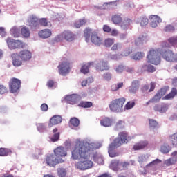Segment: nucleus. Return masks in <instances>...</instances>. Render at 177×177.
Wrapping results in <instances>:
<instances>
[{
    "instance_id": "obj_27",
    "label": "nucleus",
    "mask_w": 177,
    "mask_h": 177,
    "mask_svg": "<svg viewBox=\"0 0 177 177\" xmlns=\"http://www.w3.org/2000/svg\"><path fill=\"white\" fill-rule=\"evenodd\" d=\"M11 57L12 59V64L15 67H20L21 66L22 62L19 59V55L17 54H12Z\"/></svg>"
},
{
    "instance_id": "obj_26",
    "label": "nucleus",
    "mask_w": 177,
    "mask_h": 177,
    "mask_svg": "<svg viewBox=\"0 0 177 177\" xmlns=\"http://www.w3.org/2000/svg\"><path fill=\"white\" fill-rule=\"evenodd\" d=\"M62 121V119L60 115H54L50 120L49 127H52V125H57V124H60Z\"/></svg>"
},
{
    "instance_id": "obj_35",
    "label": "nucleus",
    "mask_w": 177,
    "mask_h": 177,
    "mask_svg": "<svg viewBox=\"0 0 177 177\" xmlns=\"http://www.w3.org/2000/svg\"><path fill=\"white\" fill-rule=\"evenodd\" d=\"M10 34L15 38H18V37H20V29L16 26H14L10 29Z\"/></svg>"
},
{
    "instance_id": "obj_37",
    "label": "nucleus",
    "mask_w": 177,
    "mask_h": 177,
    "mask_svg": "<svg viewBox=\"0 0 177 177\" xmlns=\"http://www.w3.org/2000/svg\"><path fill=\"white\" fill-rule=\"evenodd\" d=\"M94 31L89 28H86L84 31V37L86 38V42H88L89 41V38H91V34L92 35V32H93Z\"/></svg>"
},
{
    "instance_id": "obj_25",
    "label": "nucleus",
    "mask_w": 177,
    "mask_h": 177,
    "mask_svg": "<svg viewBox=\"0 0 177 177\" xmlns=\"http://www.w3.org/2000/svg\"><path fill=\"white\" fill-rule=\"evenodd\" d=\"M111 169L113 171H121V165L120 160H112L110 164Z\"/></svg>"
},
{
    "instance_id": "obj_13",
    "label": "nucleus",
    "mask_w": 177,
    "mask_h": 177,
    "mask_svg": "<svg viewBox=\"0 0 177 177\" xmlns=\"http://www.w3.org/2000/svg\"><path fill=\"white\" fill-rule=\"evenodd\" d=\"M95 66L97 71H104V70H110V66H109V64L107 63V62L103 60L97 61L95 63Z\"/></svg>"
},
{
    "instance_id": "obj_32",
    "label": "nucleus",
    "mask_w": 177,
    "mask_h": 177,
    "mask_svg": "<svg viewBox=\"0 0 177 177\" xmlns=\"http://www.w3.org/2000/svg\"><path fill=\"white\" fill-rule=\"evenodd\" d=\"M147 42V37L146 36H140L135 41V45L136 46H139L140 45H143V44H146Z\"/></svg>"
},
{
    "instance_id": "obj_46",
    "label": "nucleus",
    "mask_w": 177,
    "mask_h": 177,
    "mask_svg": "<svg viewBox=\"0 0 177 177\" xmlns=\"http://www.w3.org/2000/svg\"><path fill=\"white\" fill-rule=\"evenodd\" d=\"M36 127L39 132H45L46 131V125L44 123H37Z\"/></svg>"
},
{
    "instance_id": "obj_53",
    "label": "nucleus",
    "mask_w": 177,
    "mask_h": 177,
    "mask_svg": "<svg viewBox=\"0 0 177 177\" xmlns=\"http://www.w3.org/2000/svg\"><path fill=\"white\" fill-rule=\"evenodd\" d=\"M143 56H145V53L138 52L134 55L131 57L133 60H140V59H143Z\"/></svg>"
},
{
    "instance_id": "obj_6",
    "label": "nucleus",
    "mask_w": 177,
    "mask_h": 177,
    "mask_svg": "<svg viewBox=\"0 0 177 177\" xmlns=\"http://www.w3.org/2000/svg\"><path fill=\"white\" fill-rule=\"evenodd\" d=\"M63 39H66V41L71 42L72 41H74V34L71 31L66 30L57 35L54 40L55 42H60L63 41Z\"/></svg>"
},
{
    "instance_id": "obj_55",
    "label": "nucleus",
    "mask_w": 177,
    "mask_h": 177,
    "mask_svg": "<svg viewBox=\"0 0 177 177\" xmlns=\"http://www.w3.org/2000/svg\"><path fill=\"white\" fill-rule=\"evenodd\" d=\"M109 59H111V60H120L121 57H122V55L120 54H115V55H108Z\"/></svg>"
},
{
    "instance_id": "obj_44",
    "label": "nucleus",
    "mask_w": 177,
    "mask_h": 177,
    "mask_svg": "<svg viewBox=\"0 0 177 177\" xmlns=\"http://www.w3.org/2000/svg\"><path fill=\"white\" fill-rule=\"evenodd\" d=\"M124 86V82H120L118 84H114L111 86V89L112 92H115L118 91V89H121Z\"/></svg>"
},
{
    "instance_id": "obj_52",
    "label": "nucleus",
    "mask_w": 177,
    "mask_h": 177,
    "mask_svg": "<svg viewBox=\"0 0 177 177\" xmlns=\"http://www.w3.org/2000/svg\"><path fill=\"white\" fill-rule=\"evenodd\" d=\"M9 153H10V149H5V148L0 149V156L1 157H5L6 156H8Z\"/></svg>"
},
{
    "instance_id": "obj_12",
    "label": "nucleus",
    "mask_w": 177,
    "mask_h": 177,
    "mask_svg": "<svg viewBox=\"0 0 177 177\" xmlns=\"http://www.w3.org/2000/svg\"><path fill=\"white\" fill-rule=\"evenodd\" d=\"M26 24L28 27H30L31 30H38L39 28L38 18L34 15L29 17Z\"/></svg>"
},
{
    "instance_id": "obj_40",
    "label": "nucleus",
    "mask_w": 177,
    "mask_h": 177,
    "mask_svg": "<svg viewBox=\"0 0 177 177\" xmlns=\"http://www.w3.org/2000/svg\"><path fill=\"white\" fill-rule=\"evenodd\" d=\"M92 102L86 101H82L78 104L79 107H83L84 109H89L90 107H92Z\"/></svg>"
},
{
    "instance_id": "obj_11",
    "label": "nucleus",
    "mask_w": 177,
    "mask_h": 177,
    "mask_svg": "<svg viewBox=\"0 0 177 177\" xmlns=\"http://www.w3.org/2000/svg\"><path fill=\"white\" fill-rule=\"evenodd\" d=\"M162 161L160 159H156L151 162L150 163L147 164L145 169L148 172H156L157 169H158V164H161Z\"/></svg>"
},
{
    "instance_id": "obj_63",
    "label": "nucleus",
    "mask_w": 177,
    "mask_h": 177,
    "mask_svg": "<svg viewBox=\"0 0 177 177\" xmlns=\"http://www.w3.org/2000/svg\"><path fill=\"white\" fill-rule=\"evenodd\" d=\"M103 78L106 81H110L111 80V73L107 72L103 74Z\"/></svg>"
},
{
    "instance_id": "obj_33",
    "label": "nucleus",
    "mask_w": 177,
    "mask_h": 177,
    "mask_svg": "<svg viewBox=\"0 0 177 177\" xmlns=\"http://www.w3.org/2000/svg\"><path fill=\"white\" fill-rule=\"evenodd\" d=\"M147 146V141H141L136 145H134L133 149V150H142Z\"/></svg>"
},
{
    "instance_id": "obj_18",
    "label": "nucleus",
    "mask_w": 177,
    "mask_h": 177,
    "mask_svg": "<svg viewBox=\"0 0 177 177\" xmlns=\"http://www.w3.org/2000/svg\"><path fill=\"white\" fill-rule=\"evenodd\" d=\"M65 100L69 104H75L77 102L81 100V95H78L77 94H72L70 95H67L65 97Z\"/></svg>"
},
{
    "instance_id": "obj_36",
    "label": "nucleus",
    "mask_w": 177,
    "mask_h": 177,
    "mask_svg": "<svg viewBox=\"0 0 177 177\" xmlns=\"http://www.w3.org/2000/svg\"><path fill=\"white\" fill-rule=\"evenodd\" d=\"M143 71H148V73H154L156 71V68L151 64H144L142 65Z\"/></svg>"
},
{
    "instance_id": "obj_30",
    "label": "nucleus",
    "mask_w": 177,
    "mask_h": 177,
    "mask_svg": "<svg viewBox=\"0 0 177 177\" xmlns=\"http://www.w3.org/2000/svg\"><path fill=\"white\" fill-rule=\"evenodd\" d=\"M175 96H177V89L175 88H173L171 91V92L165 95L163 99L165 100H171V99H174Z\"/></svg>"
},
{
    "instance_id": "obj_20",
    "label": "nucleus",
    "mask_w": 177,
    "mask_h": 177,
    "mask_svg": "<svg viewBox=\"0 0 177 177\" xmlns=\"http://www.w3.org/2000/svg\"><path fill=\"white\" fill-rule=\"evenodd\" d=\"M116 147H118L115 146L114 142H112L109 145V149H108V153L109 154V157L114 158V157H118V156H120V153L114 150L115 149H116Z\"/></svg>"
},
{
    "instance_id": "obj_62",
    "label": "nucleus",
    "mask_w": 177,
    "mask_h": 177,
    "mask_svg": "<svg viewBox=\"0 0 177 177\" xmlns=\"http://www.w3.org/2000/svg\"><path fill=\"white\" fill-rule=\"evenodd\" d=\"M127 37H128V33L127 32L120 33L118 35V39H120V41H125V39H127Z\"/></svg>"
},
{
    "instance_id": "obj_58",
    "label": "nucleus",
    "mask_w": 177,
    "mask_h": 177,
    "mask_svg": "<svg viewBox=\"0 0 177 177\" xmlns=\"http://www.w3.org/2000/svg\"><path fill=\"white\" fill-rule=\"evenodd\" d=\"M94 161L99 164L100 165H103L104 164V160H103V157H94Z\"/></svg>"
},
{
    "instance_id": "obj_17",
    "label": "nucleus",
    "mask_w": 177,
    "mask_h": 177,
    "mask_svg": "<svg viewBox=\"0 0 177 177\" xmlns=\"http://www.w3.org/2000/svg\"><path fill=\"white\" fill-rule=\"evenodd\" d=\"M168 109H169V104L165 103L158 104L153 107L155 111H158L161 113H167V111H168Z\"/></svg>"
},
{
    "instance_id": "obj_4",
    "label": "nucleus",
    "mask_w": 177,
    "mask_h": 177,
    "mask_svg": "<svg viewBox=\"0 0 177 177\" xmlns=\"http://www.w3.org/2000/svg\"><path fill=\"white\" fill-rule=\"evenodd\" d=\"M131 139L132 138L128 136V133H127V131H122L119 132L118 137L116 138L113 142L114 143L115 146L120 147V146H122V145L128 143V142H129V140Z\"/></svg>"
},
{
    "instance_id": "obj_45",
    "label": "nucleus",
    "mask_w": 177,
    "mask_h": 177,
    "mask_svg": "<svg viewBox=\"0 0 177 177\" xmlns=\"http://www.w3.org/2000/svg\"><path fill=\"white\" fill-rule=\"evenodd\" d=\"M168 42L174 46V48L177 47V36H173L168 39Z\"/></svg>"
},
{
    "instance_id": "obj_5",
    "label": "nucleus",
    "mask_w": 177,
    "mask_h": 177,
    "mask_svg": "<svg viewBox=\"0 0 177 177\" xmlns=\"http://www.w3.org/2000/svg\"><path fill=\"white\" fill-rule=\"evenodd\" d=\"M93 167V162L89 160H81L75 164V168L79 171H86Z\"/></svg>"
},
{
    "instance_id": "obj_39",
    "label": "nucleus",
    "mask_w": 177,
    "mask_h": 177,
    "mask_svg": "<svg viewBox=\"0 0 177 177\" xmlns=\"http://www.w3.org/2000/svg\"><path fill=\"white\" fill-rule=\"evenodd\" d=\"M112 21L114 24H119L120 21H122V18L121 17V15L115 14L112 16Z\"/></svg>"
},
{
    "instance_id": "obj_31",
    "label": "nucleus",
    "mask_w": 177,
    "mask_h": 177,
    "mask_svg": "<svg viewBox=\"0 0 177 177\" xmlns=\"http://www.w3.org/2000/svg\"><path fill=\"white\" fill-rule=\"evenodd\" d=\"M149 158H150V155L149 154L141 155L138 157V162L143 165L149 161Z\"/></svg>"
},
{
    "instance_id": "obj_48",
    "label": "nucleus",
    "mask_w": 177,
    "mask_h": 177,
    "mask_svg": "<svg viewBox=\"0 0 177 177\" xmlns=\"http://www.w3.org/2000/svg\"><path fill=\"white\" fill-rule=\"evenodd\" d=\"M133 107H135V102L129 101L125 104L123 110L124 111H125V110H131V109H133Z\"/></svg>"
},
{
    "instance_id": "obj_28",
    "label": "nucleus",
    "mask_w": 177,
    "mask_h": 177,
    "mask_svg": "<svg viewBox=\"0 0 177 177\" xmlns=\"http://www.w3.org/2000/svg\"><path fill=\"white\" fill-rule=\"evenodd\" d=\"M132 24V20L131 19H125L120 25L122 30H128L129 26Z\"/></svg>"
},
{
    "instance_id": "obj_60",
    "label": "nucleus",
    "mask_w": 177,
    "mask_h": 177,
    "mask_svg": "<svg viewBox=\"0 0 177 177\" xmlns=\"http://www.w3.org/2000/svg\"><path fill=\"white\" fill-rule=\"evenodd\" d=\"M39 24L40 26H43L44 27H47L48 20L46 19V18H41L39 20Z\"/></svg>"
},
{
    "instance_id": "obj_41",
    "label": "nucleus",
    "mask_w": 177,
    "mask_h": 177,
    "mask_svg": "<svg viewBox=\"0 0 177 177\" xmlns=\"http://www.w3.org/2000/svg\"><path fill=\"white\" fill-rule=\"evenodd\" d=\"M160 151L163 153V154H167L171 151V147H169L168 144H164L160 147Z\"/></svg>"
},
{
    "instance_id": "obj_47",
    "label": "nucleus",
    "mask_w": 177,
    "mask_h": 177,
    "mask_svg": "<svg viewBox=\"0 0 177 177\" xmlns=\"http://www.w3.org/2000/svg\"><path fill=\"white\" fill-rule=\"evenodd\" d=\"M149 122L151 129H156V128H158V122H157L154 119H149Z\"/></svg>"
},
{
    "instance_id": "obj_23",
    "label": "nucleus",
    "mask_w": 177,
    "mask_h": 177,
    "mask_svg": "<svg viewBox=\"0 0 177 177\" xmlns=\"http://www.w3.org/2000/svg\"><path fill=\"white\" fill-rule=\"evenodd\" d=\"M91 41L92 44H94V45H100L103 39H102L101 37L97 35V32H93L91 36Z\"/></svg>"
},
{
    "instance_id": "obj_7",
    "label": "nucleus",
    "mask_w": 177,
    "mask_h": 177,
    "mask_svg": "<svg viewBox=\"0 0 177 177\" xmlns=\"http://www.w3.org/2000/svg\"><path fill=\"white\" fill-rule=\"evenodd\" d=\"M46 164L49 167H55L57 164H62L64 162V160L62 158H57L55 154H47L46 158Z\"/></svg>"
},
{
    "instance_id": "obj_15",
    "label": "nucleus",
    "mask_w": 177,
    "mask_h": 177,
    "mask_svg": "<svg viewBox=\"0 0 177 177\" xmlns=\"http://www.w3.org/2000/svg\"><path fill=\"white\" fill-rule=\"evenodd\" d=\"M167 93V88H160L157 93L151 98L152 103H158L161 100V97Z\"/></svg>"
},
{
    "instance_id": "obj_61",
    "label": "nucleus",
    "mask_w": 177,
    "mask_h": 177,
    "mask_svg": "<svg viewBox=\"0 0 177 177\" xmlns=\"http://www.w3.org/2000/svg\"><path fill=\"white\" fill-rule=\"evenodd\" d=\"M60 138V133H55L51 137V142H57Z\"/></svg>"
},
{
    "instance_id": "obj_10",
    "label": "nucleus",
    "mask_w": 177,
    "mask_h": 177,
    "mask_svg": "<svg viewBox=\"0 0 177 177\" xmlns=\"http://www.w3.org/2000/svg\"><path fill=\"white\" fill-rule=\"evenodd\" d=\"M58 71L64 77L70 73V62L68 61L62 62L58 66Z\"/></svg>"
},
{
    "instance_id": "obj_24",
    "label": "nucleus",
    "mask_w": 177,
    "mask_h": 177,
    "mask_svg": "<svg viewBox=\"0 0 177 177\" xmlns=\"http://www.w3.org/2000/svg\"><path fill=\"white\" fill-rule=\"evenodd\" d=\"M50 35H52V30L50 29H43L39 32V36L40 38H43V39L49 38Z\"/></svg>"
},
{
    "instance_id": "obj_14",
    "label": "nucleus",
    "mask_w": 177,
    "mask_h": 177,
    "mask_svg": "<svg viewBox=\"0 0 177 177\" xmlns=\"http://www.w3.org/2000/svg\"><path fill=\"white\" fill-rule=\"evenodd\" d=\"M139 88H140L139 80H133L131 86L128 88L129 92L132 95H136V93H138V91H139Z\"/></svg>"
},
{
    "instance_id": "obj_54",
    "label": "nucleus",
    "mask_w": 177,
    "mask_h": 177,
    "mask_svg": "<svg viewBox=\"0 0 177 177\" xmlns=\"http://www.w3.org/2000/svg\"><path fill=\"white\" fill-rule=\"evenodd\" d=\"M71 125H73V127H78L80 125V120L77 118H72L70 120Z\"/></svg>"
},
{
    "instance_id": "obj_42",
    "label": "nucleus",
    "mask_w": 177,
    "mask_h": 177,
    "mask_svg": "<svg viewBox=\"0 0 177 177\" xmlns=\"http://www.w3.org/2000/svg\"><path fill=\"white\" fill-rule=\"evenodd\" d=\"M136 23H140V26L145 27V26L149 24V19L146 17H142L140 18L139 21H136Z\"/></svg>"
},
{
    "instance_id": "obj_8",
    "label": "nucleus",
    "mask_w": 177,
    "mask_h": 177,
    "mask_svg": "<svg viewBox=\"0 0 177 177\" xmlns=\"http://www.w3.org/2000/svg\"><path fill=\"white\" fill-rule=\"evenodd\" d=\"M21 86V81L17 78H12L9 82L10 92L11 93H16L19 91Z\"/></svg>"
},
{
    "instance_id": "obj_2",
    "label": "nucleus",
    "mask_w": 177,
    "mask_h": 177,
    "mask_svg": "<svg viewBox=\"0 0 177 177\" xmlns=\"http://www.w3.org/2000/svg\"><path fill=\"white\" fill-rule=\"evenodd\" d=\"M160 55L164 60H166V62H171L172 56H174V51L160 48L157 50L152 49L148 53L147 59H148V62L151 63V64L158 66V64L161 63V57H160Z\"/></svg>"
},
{
    "instance_id": "obj_51",
    "label": "nucleus",
    "mask_w": 177,
    "mask_h": 177,
    "mask_svg": "<svg viewBox=\"0 0 177 177\" xmlns=\"http://www.w3.org/2000/svg\"><path fill=\"white\" fill-rule=\"evenodd\" d=\"M57 174L59 177H66L67 175V170L64 168L57 169Z\"/></svg>"
},
{
    "instance_id": "obj_29",
    "label": "nucleus",
    "mask_w": 177,
    "mask_h": 177,
    "mask_svg": "<svg viewBox=\"0 0 177 177\" xmlns=\"http://www.w3.org/2000/svg\"><path fill=\"white\" fill-rule=\"evenodd\" d=\"M124 128H125V122L123 120L118 121L113 127L114 131H122Z\"/></svg>"
},
{
    "instance_id": "obj_21",
    "label": "nucleus",
    "mask_w": 177,
    "mask_h": 177,
    "mask_svg": "<svg viewBox=\"0 0 177 177\" xmlns=\"http://www.w3.org/2000/svg\"><path fill=\"white\" fill-rule=\"evenodd\" d=\"M150 20H151L150 25H151V27H152L153 28H156V27H157L158 24H160V23L162 21V19H161V18H160V17L157 15L151 16Z\"/></svg>"
},
{
    "instance_id": "obj_59",
    "label": "nucleus",
    "mask_w": 177,
    "mask_h": 177,
    "mask_svg": "<svg viewBox=\"0 0 177 177\" xmlns=\"http://www.w3.org/2000/svg\"><path fill=\"white\" fill-rule=\"evenodd\" d=\"M164 30L166 32H172L173 31H175V27L172 25H167L165 26Z\"/></svg>"
},
{
    "instance_id": "obj_43",
    "label": "nucleus",
    "mask_w": 177,
    "mask_h": 177,
    "mask_svg": "<svg viewBox=\"0 0 177 177\" xmlns=\"http://www.w3.org/2000/svg\"><path fill=\"white\" fill-rule=\"evenodd\" d=\"M21 33L24 38H28L30 37V29L24 26L21 29Z\"/></svg>"
},
{
    "instance_id": "obj_3",
    "label": "nucleus",
    "mask_w": 177,
    "mask_h": 177,
    "mask_svg": "<svg viewBox=\"0 0 177 177\" xmlns=\"http://www.w3.org/2000/svg\"><path fill=\"white\" fill-rule=\"evenodd\" d=\"M125 100V97L118 98L113 100L109 105L111 111L113 113H122L124 111Z\"/></svg>"
},
{
    "instance_id": "obj_56",
    "label": "nucleus",
    "mask_w": 177,
    "mask_h": 177,
    "mask_svg": "<svg viewBox=\"0 0 177 177\" xmlns=\"http://www.w3.org/2000/svg\"><path fill=\"white\" fill-rule=\"evenodd\" d=\"M113 44H114V39H106L104 41V45L106 48H110V46H111V45H113Z\"/></svg>"
},
{
    "instance_id": "obj_50",
    "label": "nucleus",
    "mask_w": 177,
    "mask_h": 177,
    "mask_svg": "<svg viewBox=\"0 0 177 177\" xmlns=\"http://www.w3.org/2000/svg\"><path fill=\"white\" fill-rule=\"evenodd\" d=\"M85 24H86V19H79L75 23V27H76V28H80V27H82V26H85Z\"/></svg>"
},
{
    "instance_id": "obj_9",
    "label": "nucleus",
    "mask_w": 177,
    "mask_h": 177,
    "mask_svg": "<svg viewBox=\"0 0 177 177\" xmlns=\"http://www.w3.org/2000/svg\"><path fill=\"white\" fill-rule=\"evenodd\" d=\"M7 45L9 49H16L17 48H24L25 44L20 40H15L11 38H8L6 39Z\"/></svg>"
},
{
    "instance_id": "obj_57",
    "label": "nucleus",
    "mask_w": 177,
    "mask_h": 177,
    "mask_svg": "<svg viewBox=\"0 0 177 177\" xmlns=\"http://www.w3.org/2000/svg\"><path fill=\"white\" fill-rule=\"evenodd\" d=\"M115 70L118 74H121V73H124L125 66H124V65H118L115 67Z\"/></svg>"
},
{
    "instance_id": "obj_19",
    "label": "nucleus",
    "mask_w": 177,
    "mask_h": 177,
    "mask_svg": "<svg viewBox=\"0 0 177 177\" xmlns=\"http://www.w3.org/2000/svg\"><path fill=\"white\" fill-rule=\"evenodd\" d=\"M54 153L57 158L60 157H66L67 156V150L63 147H59L54 150Z\"/></svg>"
},
{
    "instance_id": "obj_64",
    "label": "nucleus",
    "mask_w": 177,
    "mask_h": 177,
    "mask_svg": "<svg viewBox=\"0 0 177 177\" xmlns=\"http://www.w3.org/2000/svg\"><path fill=\"white\" fill-rule=\"evenodd\" d=\"M48 88H56V85H55V82L53 80H48L47 82Z\"/></svg>"
},
{
    "instance_id": "obj_22",
    "label": "nucleus",
    "mask_w": 177,
    "mask_h": 177,
    "mask_svg": "<svg viewBox=\"0 0 177 177\" xmlns=\"http://www.w3.org/2000/svg\"><path fill=\"white\" fill-rule=\"evenodd\" d=\"M113 124H114V120L109 117H105L100 120V124L102 127H105V128L111 127Z\"/></svg>"
},
{
    "instance_id": "obj_49",
    "label": "nucleus",
    "mask_w": 177,
    "mask_h": 177,
    "mask_svg": "<svg viewBox=\"0 0 177 177\" xmlns=\"http://www.w3.org/2000/svg\"><path fill=\"white\" fill-rule=\"evenodd\" d=\"M176 161V158H170L169 159H167L165 161V164L167 165V167H170V165H174Z\"/></svg>"
},
{
    "instance_id": "obj_38",
    "label": "nucleus",
    "mask_w": 177,
    "mask_h": 177,
    "mask_svg": "<svg viewBox=\"0 0 177 177\" xmlns=\"http://www.w3.org/2000/svg\"><path fill=\"white\" fill-rule=\"evenodd\" d=\"M169 140L171 145L174 146L175 147H177V133L172 134L169 137Z\"/></svg>"
},
{
    "instance_id": "obj_16",
    "label": "nucleus",
    "mask_w": 177,
    "mask_h": 177,
    "mask_svg": "<svg viewBox=\"0 0 177 177\" xmlns=\"http://www.w3.org/2000/svg\"><path fill=\"white\" fill-rule=\"evenodd\" d=\"M18 56L23 62H28L32 57V54L28 50H23L19 52Z\"/></svg>"
},
{
    "instance_id": "obj_34",
    "label": "nucleus",
    "mask_w": 177,
    "mask_h": 177,
    "mask_svg": "<svg viewBox=\"0 0 177 177\" xmlns=\"http://www.w3.org/2000/svg\"><path fill=\"white\" fill-rule=\"evenodd\" d=\"M93 64V62H89L83 65L80 69V73H82V74H88V73H89V68Z\"/></svg>"
},
{
    "instance_id": "obj_1",
    "label": "nucleus",
    "mask_w": 177,
    "mask_h": 177,
    "mask_svg": "<svg viewBox=\"0 0 177 177\" xmlns=\"http://www.w3.org/2000/svg\"><path fill=\"white\" fill-rule=\"evenodd\" d=\"M102 144L100 142H91V141H76L73 147L71 148V158L80 160L88 158L91 150L100 149Z\"/></svg>"
}]
</instances>
